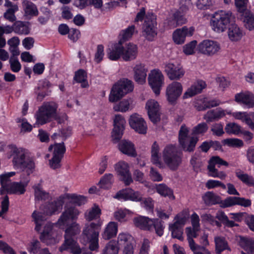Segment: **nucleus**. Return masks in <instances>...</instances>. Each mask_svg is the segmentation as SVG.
I'll use <instances>...</instances> for the list:
<instances>
[{"label":"nucleus","instance_id":"obj_1","mask_svg":"<svg viewBox=\"0 0 254 254\" xmlns=\"http://www.w3.org/2000/svg\"><path fill=\"white\" fill-rule=\"evenodd\" d=\"M10 156L14 167L22 171H26L27 175H30L35 168V163L30 157L28 151L23 148L13 147Z\"/></svg>","mask_w":254,"mask_h":254},{"label":"nucleus","instance_id":"obj_2","mask_svg":"<svg viewBox=\"0 0 254 254\" xmlns=\"http://www.w3.org/2000/svg\"><path fill=\"white\" fill-rule=\"evenodd\" d=\"M102 222H92L86 224L83 229L81 242L84 245L89 244V248L92 251H98L99 248V235Z\"/></svg>","mask_w":254,"mask_h":254},{"label":"nucleus","instance_id":"obj_3","mask_svg":"<svg viewBox=\"0 0 254 254\" xmlns=\"http://www.w3.org/2000/svg\"><path fill=\"white\" fill-rule=\"evenodd\" d=\"M57 108L54 102L44 103L35 114L36 122L34 127H38L52 121L56 117Z\"/></svg>","mask_w":254,"mask_h":254},{"label":"nucleus","instance_id":"obj_4","mask_svg":"<svg viewBox=\"0 0 254 254\" xmlns=\"http://www.w3.org/2000/svg\"><path fill=\"white\" fill-rule=\"evenodd\" d=\"M163 159L165 164L172 170H176L182 163V154L176 145H167L163 151Z\"/></svg>","mask_w":254,"mask_h":254},{"label":"nucleus","instance_id":"obj_5","mask_svg":"<svg viewBox=\"0 0 254 254\" xmlns=\"http://www.w3.org/2000/svg\"><path fill=\"white\" fill-rule=\"evenodd\" d=\"M134 225L143 230L152 231L155 229V232L159 236L163 234L164 227L163 222L158 219H150L144 216H139L133 219Z\"/></svg>","mask_w":254,"mask_h":254},{"label":"nucleus","instance_id":"obj_6","mask_svg":"<svg viewBox=\"0 0 254 254\" xmlns=\"http://www.w3.org/2000/svg\"><path fill=\"white\" fill-rule=\"evenodd\" d=\"M133 89V84L131 80L127 79L121 80L112 88L109 100L111 102H117Z\"/></svg>","mask_w":254,"mask_h":254},{"label":"nucleus","instance_id":"obj_7","mask_svg":"<svg viewBox=\"0 0 254 254\" xmlns=\"http://www.w3.org/2000/svg\"><path fill=\"white\" fill-rule=\"evenodd\" d=\"M190 129L183 124L179 131L178 141L180 147L185 152H191L194 150L198 138L189 135Z\"/></svg>","mask_w":254,"mask_h":254},{"label":"nucleus","instance_id":"obj_8","mask_svg":"<svg viewBox=\"0 0 254 254\" xmlns=\"http://www.w3.org/2000/svg\"><path fill=\"white\" fill-rule=\"evenodd\" d=\"M234 19V16L230 11L220 10L216 12L211 20L212 28L217 32H223Z\"/></svg>","mask_w":254,"mask_h":254},{"label":"nucleus","instance_id":"obj_9","mask_svg":"<svg viewBox=\"0 0 254 254\" xmlns=\"http://www.w3.org/2000/svg\"><path fill=\"white\" fill-rule=\"evenodd\" d=\"M157 33L156 17L153 13H148L142 25V35L147 40L152 41Z\"/></svg>","mask_w":254,"mask_h":254},{"label":"nucleus","instance_id":"obj_10","mask_svg":"<svg viewBox=\"0 0 254 254\" xmlns=\"http://www.w3.org/2000/svg\"><path fill=\"white\" fill-rule=\"evenodd\" d=\"M216 165L220 167L222 165L228 166L229 164L227 162L218 156L212 157L209 160L207 166L208 175L213 178H218L221 180H224L227 177L226 174L223 171H219L215 168Z\"/></svg>","mask_w":254,"mask_h":254},{"label":"nucleus","instance_id":"obj_11","mask_svg":"<svg viewBox=\"0 0 254 254\" xmlns=\"http://www.w3.org/2000/svg\"><path fill=\"white\" fill-rule=\"evenodd\" d=\"M32 217L36 224L35 230L36 231L39 232L41 229L42 226L45 225L44 230L40 235L55 234L53 230V225L51 223L47 222L45 224L47 218L44 214L35 210L33 212Z\"/></svg>","mask_w":254,"mask_h":254},{"label":"nucleus","instance_id":"obj_12","mask_svg":"<svg viewBox=\"0 0 254 254\" xmlns=\"http://www.w3.org/2000/svg\"><path fill=\"white\" fill-rule=\"evenodd\" d=\"M148 82L156 95L160 94V90L164 84V77L162 72L158 69L150 71L148 74Z\"/></svg>","mask_w":254,"mask_h":254},{"label":"nucleus","instance_id":"obj_13","mask_svg":"<svg viewBox=\"0 0 254 254\" xmlns=\"http://www.w3.org/2000/svg\"><path fill=\"white\" fill-rule=\"evenodd\" d=\"M220 45L217 41L211 40H204L197 46L199 53L208 56L217 54L220 50Z\"/></svg>","mask_w":254,"mask_h":254},{"label":"nucleus","instance_id":"obj_14","mask_svg":"<svg viewBox=\"0 0 254 254\" xmlns=\"http://www.w3.org/2000/svg\"><path fill=\"white\" fill-rule=\"evenodd\" d=\"M80 212L74 206L66 205L64 210L58 219L57 224L60 227L67 225L69 219L75 220L77 218Z\"/></svg>","mask_w":254,"mask_h":254},{"label":"nucleus","instance_id":"obj_15","mask_svg":"<svg viewBox=\"0 0 254 254\" xmlns=\"http://www.w3.org/2000/svg\"><path fill=\"white\" fill-rule=\"evenodd\" d=\"M114 169L118 175L122 177V180L126 186H128L133 182L129 166L127 163L124 161H120L115 164Z\"/></svg>","mask_w":254,"mask_h":254},{"label":"nucleus","instance_id":"obj_16","mask_svg":"<svg viewBox=\"0 0 254 254\" xmlns=\"http://www.w3.org/2000/svg\"><path fill=\"white\" fill-rule=\"evenodd\" d=\"M183 91V86L181 83L174 81L169 84L166 91L168 101L173 104L181 96Z\"/></svg>","mask_w":254,"mask_h":254},{"label":"nucleus","instance_id":"obj_17","mask_svg":"<svg viewBox=\"0 0 254 254\" xmlns=\"http://www.w3.org/2000/svg\"><path fill=\"white\" fill-rule=\"evenodd\" d=\"M235 101L248 108L254 107V94L249 91H241L235 95Z\"/></svg>","mask_w":254,"mask_h":254},{"label":"nucleus","instance_id":"obj_18","mask_svg":"<svg viewBox=\"0 0 254 254\" xmlns=\"http://www.w3.org/2000/svg\"><path fill=\"white\" fill-rule=\"evenodd\" d=\"M29 181V175H27L25 180L22 176L21 182H13L5 191L9 194H22L25 192V188L28 185Z\"/></svg>","mask_w":254,"mask_h":254},{"label":"nucleus","instance_id":"obj_19","mask_svg":"<svg viewBox=\"0 0 254 254\" xmlns=\"http://www.w3.org/2000/svg\"><path fill=\"white\" fill-rule=\"evenodd\" d=\"M130 127L135 131L142 134L146 133L147 125L144 119L137 114L132 115L129 120Z\"/></svg>","mask_w":254,"mask_h":254},{"label":"nucleus","instance_id":"obj_20","mask_svg":"<svg viewBox=\"0 0 254 254\" xmlns=\"http://www.w3.org/2000/svg\"><path fill=\"white\" fill-rule=\"evenodd\" d=\"M194 28L193 27L188 28L184 26L182 28L177 29L173 34V39L177 44H183L187 37H191L193 34Z\"/></svg>","mask_w":254,"mask_h":254},{"label":"nucleus","instance_id":"obj_21","mask_svg":"<svg viewBox=\"0 0 254 254\" xmlns=\"http://www.w3.org/2000/svg\"><path fill=\"white\" fill-rule=\"evenodd\" d=\"M165 71L171 80H179L185 74V71L179 64L168 63L165 64Z\"/></svg>","mask_w":254,"mask_h":254},{"label":"nucleus","instance_id":"obj_22","mask_svg":"<svg viewBox=\"0 0 254 254\" xmlns=\"http://www.w3.org/2000/svg\"><path fill=\"white\" fill-rule=\"evenodd\" d=\"M125 124L126 121L122 116H115L114 120V127L112 135L114 140L117 142L122 138Z\"/></svg>","mask_w":254,"mask_h":254},{"label":"nucleus","instance_id":"obj_23","mask_svg":"<svg viewBox=\"0 0 254 254\" xmlns=\"http://www.w3.org/2000/svg\"><path fill=\"white\" fill-rule=\"evenodd\" d=\"M148 115L150 120L154 123H156L160 120V106L158 103L153 99L147 101L146 104Z\"/></svg>","mask_w":254,"mask_h":254},{"label":"nucleus","instance_id":"obj_24","mask_svg":"<svg viewBox=\"0 0 254 254\" xmlns=\"http://www.w3.org/2000/svg\"><path fill=\"white\" fill-rule=\"evenodd\" d=\"M122 59L125 61H130L136 59L138 54V48L136 45L129 43L123 46Z\"/></svg>","mask_w":254,"mask_h":254},{"label":"nucleus","instance_id":"obj_25","mask_svg":"<svg viewBox=\"0 0 254 254\" xmlns=\"http://www.w3.org/2000/svg\"><path fill=\"white\" fill-rule=\"evenodd\" d=\"M228 114H231L235 119L245 122L251 129L254 130V114H248L246 112H236Z\"/></svg>","mask_w":254,"mask_h":254},{"label":"nucleus","instance_id":"obj_26","mask_svg":"<svg viewBox=\"0 0 254 254\" xmlns=\"http://www.w3.org/2000/svg\"><path fill=\"white\" fill-rule=\"evenodd\" d=\"M67 250H70L73 254H79L81 253L78 244L72 237L64 236V243L60 248V251L62 252Z\"/></svg>","mask_w":254,"mask_h":254},{"label":"nucleus","instance_id":"obj_27","mask_svg":"<svg viewBox=\"0 0 254 254\" xmlns=\"http://www.w3.org/2000/svg\"><path fill=\"white\" fill-rule=\"evenodd\" d=\"M134 79L138 84H143L145 82L147 69L142 64H136L133 68Z\"/></svg>","mask_w":254,"mask_h":254},{"label":"nucleus","instance_id":"obj_28","mask_svg":"<svg viewBox=\"0 0 254 254\" xmlns=\"http://www.w3.org/2000/svg\"><path fill=\"white\" fill-rule=\"evenodd\" d=\"M51 87V84L47 79L40 80L37 87L35 89V92L37 95V100L42 101L45 96L49 95V88Z\"/></svg>","mask_w":254,"mask_h":254},{"label":"nucleus","instance_id":"obj_29","mask_svg":"<svg viewBox=\"0 0 254 254\" xmlns=\"http://www.w3.org/2000/svg\"><path fill=\"white\" fill-rule=\"evenodd\" d=\"M64 201L62 199H58L53 202H49L41 207L44 213L48 215L56 214V212L62 209Z\"/></svg>","mask_w":254,"mask_h":254},{"label":"nucleus","instance_id":"obj_30","mask_svg":"<svg viewBox=\"0 0 254 254\" xmlns=\"http://www.w3.org/2000/svg\"><path fill=\"white\" fill-rule=\"evenodd\" d=\"M118 147L120 151L123 154L133 157L137 156L134 144L130 141L122 140L119 143Z\"/></svg>","mask_w":254,"mask_h":254},{"label":"nucleus","instance_id":"obj_31","mask_svg":"<svg viewBox=\"0 0 254 254\" xmlns=\"http://www.w3.org/2000/svg\"><path fill=\"white\" fill-rule=\"evenodd\" d=\"M123 46L120 42L112 45L107 50V55L108 58L112 61L118 60L122 58Z\"/></svg>","mask_w":254,"mask_h":254},{"label":"nucleus","instance_id":"obj_32","mask_svg":"<svg viewBox=\"0 0 254 254\" xmlns=\"http://www.w3.org/2000/svg\"><path fill=\"white\" fill-rule=\"evenodd\" d=\"M22 4L24 12V16L28 18H31L33 16H36L38 15L39 11L37 7L32 1L28 0H23Z\"/></svg>","mask_w":254,"mask_h":254},{"label":"nucleus","instance_id":"obj_33","mask_svg":"<svg viewBox=\"0 0 254 254\" xmlns=\"http://www.w3.org/2000/svg\"><path fill=\"white\" fill-rule=\"evenodd\" d=\"M205 83L202 81H198L189 87L183 95L184 99H187L200 93L205 87Z\"/></svg>","mask_w":254,"mask_h":254},{"label":"nucleus","instance_id":"obj_34","mask_svg":"<svg viewBox=\"0 0 254 254\" xmlns=\"http://www.w3.org/2000/svg\"><path fill=\"white\" fill-rule=\"evenodd\" d=\"M29 26V22L16 21L13 24L14 32L18 35H28L30 30Z\"/></svg>","mask_w":254,"mask_h":254},{"label":"nucleus","instance_id":"obj_35","mask_svg":"<svg viewBox=\"0 0 254 254\" xmlns=\"http://www.w3.org/2000/svg\"><path fill=\"white\" fill-rule=\"evenodd\" d=\"M118 232V225L115 222H110L102 234L103 239L108 240L115 237Z\"/></svg>","mask_w":254,"mask_h":254},{"label":"nucleus","instance_id":"obj_36","mask_svg":"<svg viewBox=\"0 0 254 254\" xmlns=\"http://www.w3.org/2000/svg\"><path fill=\"white\" fill-rule=\"evenodd\" d=\"M239 245L249 254H254V238L240 236Z\"/></svg>","mask_w":254,"mask_h":254},{"label":"nucleus","instance_id":"obj_37","mask_svg":"<svg viewBox=\"0 0 254 254\" xmlns=\"http://www.w3.org/2000/svg\"><path fill=\"white\" fill-rule=\"evenodd\" d=\"M225 115V111L221 108H217L215 110L208 111L203 117L207 122H212L217 121L224 117Z\"/></svg>","mask_w":254,"mask_h":254},{"label":"nucleus","instance_id":"obj_38","mask_svg":"<svg viewBox=\"0 0 254 254\" xmlns=\"http://www.w3.org/2000/svg\"><path fill=\"white\" fill-rule=\"evenodd\" d=\"M202 199L207 205H214L221 202V197L212 191L206 192L202 196Z\"/></svg>","mask_w":254,"mask_h":254},{"label":"nucleus","instance_id":"obj_39","mask_svg":"<svg viewBox=\"0 0 254 254\" xmlns=\"http://www.w3.org/2000/svg\"><path fill=\"white\" fill-rule=\"evenodd\" d=\"M155 189L157 192L162 196H167L171 199L175 198L173 190L165 184L156 185Z\"/></svg>","mask_w":254,"mask_h":254},{"label":"nucleus","instance_id":"obj_40","mask_svg":"<svg viewBox=\"0 0 254 254\" xmlns=\"http://www.w3.org/2000/svg\"><path fill=\"white\" fill-rule=\"evenodd\" d=\"M215 245V251L217 254H221V253L225 250L230 251L228 243L225 239L221 237H216L214 238Z\"/></svg>","mask_w":254,"mask_h":254},{"label":"nucleus","instance_id":"obj_41","mask_svg":"<svg viewBox=\"0 0 254 254\" xmlns=\"http://www.w3.org/2000/svg\"><path fill=\"white\" fill-rule=\"evenodd\" d=\"M120 250L118 242L111 240L107 243L102 250V254H118Z\"/></svg>","mask_w":254,"mask_h":254},{"label":"nucleus","instance_id":"obj_42","mask_svg":"<svg viewBox=\"0 0 254 254\" xmlns=\"http://www.w3.org/2000/svg\"><path fill=\"white\" fill-rule=\"evenodd\" d=\"M101 209L96 204H94L91 208L87 210L84 214L85 218L88 221L96 219L100 217Z\"/></svg>","mask_w":254,"mask_h":254},{"label":"nucleus","instance_id":"obj_43","mask_svg":"<svg viewBox=\"0 0 254 254\" xmlns=\"http://www.w3.org/2000/svg\"><path fill=\"white\" fill-rule=\"evenodd\" d=\"M199 229L194 228L187 227L186 229V233L187 236V240L190 250H194V247L197 245L195 244L193 238H196L198 236L197 232Z\"/></svg>","mask_w":254,"mask_h":254},{"label":"nucleus","instance_id":"obj_44","mask_svg":"<svg viewBox=\"0 0 254 254\" xmlns=\"http://www.w3.org/2000/svg\"><path fill=\"white\" fill-rule=\"evenodd\" d=\"M243 13V22L245 27L249 30L254 29V15L249 10Z\"/></svg>","mask_w":254,"mask_h":254},{"label":"nucleus","instance_id":"obj_45","mask_svg":"<svg viewBox=\"0 0 254 254\" xmlns=\"http://www.w3.org/2000/svg\"><path fill=\"white\" fill-rule=\"evenodd\" d=\"M242 32L239 27L235 24H232L228 29V36L232 41H237L241 39Z\"/></svg>","mask_w":254,"mask_h":254},{"label":"nucleus","instance_id":"obj_46","mask_svg":"<svg viewBox=\"0 0 254 254\" xmlns=\"http://www.w3.org/2000/svg\"><path fill=\"white\" fill-rule=\"evenodd\" d=\"M53 149V156L62 159L65 151V147L63 142L56 143L54 145H51L49 147L50 151Z\"/></svg>","mask_w":254,"mask_h":254},{"label":"nucleus","instance_id":"obj_47","mask_svg":"<svg viewBox=\"0 0 254 254\" xmlns=\"http://www.w3.org/2000/svg\"><path fill=\"white\" fill-rule=\"evenodd\" d=\"M114 182L113 175L111 173L105 174L99 182L100 187L104 189H109Z\"/></svg>","mask_w":254,"mask_h":254},{"label":"nucleus","instance_id":"obj_48","mask_svg":"<svg viewBox=\"0 0 254 254\" xmlns=\"http://www.w3.org/2000/svg\"><path fill=\"white\" fill-rule=\"evenodd\" d=\"M34 189L35 197L36 200L48 199L49 197V193L43 190L40 184L33 186Z\"/></svg>","mask_w":254,"mask_h":254},{"label":"nucleus","instance_id":"obj_49","mask_svg":"<svg viewBox=\"0 0 254 254\" xmlns=\"http://www.w3.org/2000/svg\"><path fill=\"white\" fill-rule=\"evenodd\" d=\"M160 148L158 144L155 141L151 147V161L157 165H160Z\"/></svg>","mask_w":254,"mask_h":254},{"label":"nucleus","instance_id":"obj_50","mask_svg":"<svg viewBox=\"0 0 254 254\" xmlns=\"http://www.w3.org/2000/svg\"><path fill=\"white\" fill-rule=\"evenodd\" d=\"M131 103L132 100L130 99H124L118 104L115 105L113 109L115 111L126 112L131 108Z\"/></svg>","mask_w":254,"mask_h":254},{"label":"nucleus","instance_id":"obj_51","mask_svg":"<svg viewBox=\"0 0 254 254\" xmlns=\"http://www.w3.org/2000/svg\"><path fill=\"white\" fill-rule=\"evenodd\" d=\"M74 79L76 82L81 83V86L83 88L88 86V84L86 80V73L83 69H79L75 72Z\"/></svg>","mask_w":254,"mask_h":254},{"label":"nucleus","instance_id":"obj_52","mask_svg":"<svg viewBox=\"0 0 254 254\" xmlns=\"http://www.w3.org/2000/svg\"><path fill=\"white\" fill-rule=\"evenodd\" d=\"M15 172H10L4 173L0 175V183L1 186L4 188L5 190L12 182L10 180V178L15 175Z\"/></svg>","mask_w":254,"mask_h":254},{"label":"nucleus","instance_id":"obj_53","mask_svg":"<svg viewBox=\"0 0 254 254\" xmlns=\"http://www.w3.org/2000/svg\"><path fill=\"white\" fill-rule=\"evenodd\" d=\"M169 230L171 231L173 238L178 239L180 241H183V229L182 227L172 224L169 225Z\"/></svg>","mask_w":254,"mask_h":254},{"label":"nucleus","instance_id":"obj_54","mask_svg":"<svg viewBox=\"0 0 254 254\" xmlns=\"http://www.w3.org/2000/svg\"><path fill=\"white\" fill-rule=\"evenodd\" d=\"M80 232V227L79 225L76 222H73L66 229L64 236L73 237L79 234Z\"/></svg>","mask_w":254,"mask_h":254},{"label":"nucleus","instance_id":"obj_55","mask_svg":"<svg viewBox=\"0 0 254 254\" xmlns=\"http://www.w3.org/2000/svg\"><path fill=\"white\" fill-rule=\"evenodd\" d=\"M236 176L247 185L249 186H254V179L252 176L242 172H237Z\"/></svg>","mask_w":254,"mask_h":254},{"label":"nucleus","instance_id":"obj_56","mask_svg":"<svg viewBox=\"0 0 254 254\" xmlns=\"http://www.w3.org/2000/svg\"><path fill=\"white\" fill-rule=\"evenodd\" d=\"M208 129V127L206 123H201L198 124L192 129V134L193 135H203Z\"/></svg>","mask_w":254,"mask_h":254},{"label":"nucleus","instance_id":"obj_57","mask_svg":"<svg viewBox=\"0 0 254 254\" xmlns=\"http://www.w3.org/2000/svg\"><path fill=\"white\" fill-rule=\"evenodd\" d=\"M133 238L131 235L124 233L119 234L118 237V245H126L132 243Z\"/></svg>","mask_w":254,"mask_h":254},{"label":"nucleus","instance_id":"obj_58","mask_svg":"<svg viewBox=\"0 0 254 254\" xmlns=\"http://www.w3.org/2000/svg\"><path fill=\"white\" fill-rule=\"evenodd\" d=\"M188 219V216L187 214L184 213H179L175 216L174 218L175 221L173 224L183 228Z\"/></svg>","mask_w":254,"mask_h":254},{"label":"nucleus","instance_id":"obj_59","mask_svg":"<svg viewBox=\"0 0 254 254\" xmlns=\"http://www.w3.org/2000/svg\"><path fill=\"white\" fill-rule=\"evenodd\" d=\"M225 129L229 134H238L241 131V127L236 123H229L226 126Z\"/></svg>","mask_w":254,"mask_h":254},{"label":"nucleus","instance_id":"obj_60","mask_svg":"<svg viewBox=\"0 0 254 254\" xmlns=\"http://www.w3.org/2000/svg\"><path fill=\"white\" fill-rule=\"evenodd\" d=\"M224 143L229 147L240 148L244 145L243 141L238 138H227L224 140Z\"/></svg>","mask_w":254,"mask_h":254},{"label":"nucleus","instance_id":"obj_61","mask_svg":"<svg viewBox=\"0 0 254 254\" xmlns=\"http://www.w3.org/2000/svg\"><path fill=\"white\" fill-rule=\"evenodd\" d=\"M40 239L41 242L46 244L47 245H54L57 242L55 238V234L40 235Z\"/></svg>","mask_w":254,"mask_h":254},{"label":"nucleus","instance_id":"obj_62","mask_svg":"<svg viewBox=\"0 0 254 254\" xmlns=\"http://www.w3.org/2000/svg\"><path fill=\"white\" fill-rule=\"evenodd\" d=\"M130 189L127 188L119 191L115 196V198L120 200H129Z\"/></svg>","mask_w":254,"mask_h":254},{"label":"nucleus","instance_id":"obj_63","mask_svg":"<svg viewBox=\"0 0 254 254\" xmlns=\"http://www.w3.org/2000/svg\"><path fill=\"white\" fill-rule=\"evenodd\" d=\"M190 163L192 165L193 170L197 172L200 167L202 166L203 163L198 155L194 154L193 155L190 160Z\"/></svg>","mask_w":254,"mask_h":254},{"label":"nucleus","instance_id":"obj_64","mask_svg":"<svg viewBox=\"0 0 254 254\" xmlns=\"http://www.w3.org/2000/svg\"><path fill=\"white\" fill-rule=\"evenodd\" d=\"M9 63L11 70L14 72H19L21 68V65L17 57H10Z\"/></svg>","mask_w":254,"mask_h":254}]
</instances>
